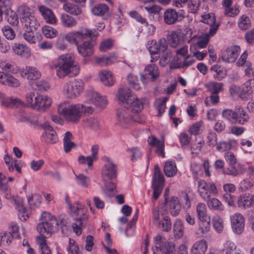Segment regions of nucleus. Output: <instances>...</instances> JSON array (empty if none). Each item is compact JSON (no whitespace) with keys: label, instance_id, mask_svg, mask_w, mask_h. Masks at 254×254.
Instances as JSON below:
<instances>
[{"label":"nucleus","instance_id":"c85d7f7f","mask_svg":"<svg viewBox=\"0 0 254 254\" xmlns=\"http://www.w3.org/2000/svg\"><path fill=\"white\" fill-rule=\"evenodd\" d=\"M221 252L222 254H245L233 242L231 241H227L223 244Z\"/></svg>","mask_w":254,"mask_h":254},{"label":"nucleus","instance_id":"7c9ffc66","mask_svg":"<svg viewBox=\"0 0 254 254\" xmlns=\"http://www.w3.org/2000/svg\"><path fill=\"white\" fill-rule=\"evenodd\" d=\"M117 116L119 125L123 127H127L131 121L132 118L126 110H118Z\"/></svg>","mask_w":254,"mask_h":254},{"label":"nucleus","instance_id":"f3484780","mask_svg":"<svg viewBox=\"0 0 254 254\" xmlns=\"http://www.w3.org/2000/svg\"><path fill=\"white\" fill-rule=\"evenodd\" d=\"M20 73L24 78L29 80H37L41 76V72L37 68L31 66H27L23 68Z\"/></svg>","mask_w":254,"mask_h":254},{"label":"nucleus","instance_id":"7ed1b4c3","mask_svg":"<svg viewBox=\"0 0 254 254\" xmlns=\"http://www.w3.org/2000/svg\"><path fill=\"white\" fill-rule=\"evenodd\" d=\"M104 158L106 163L102 169V177L106 187L105 193L111 196L114 194V191L116 185L115 183L108 182V180H112L116 177L117 166L110 158L105 157Z\"/></svg>","mask_w":254,"mask_h":254},{"label":"nucleus","instance_id":"774afa93","mask_svg":"<svg viewBox=\"0 0 254 254\" xmlns=\"http://www.w3.org/2000/svg\"><path fill=\"white\" fill-rule=\"evenodd\" d=\"M217 140V134L213 132L208 133L207 136V143L209 146L214 147L216 145Z\"/></svg>","mask_w":254,"mask_h":254},{"label":"nucleus","instance_id":"b1692460","mask_svg":"<svg viewBox=\"0 0 254 254\" xmlns=\"http://www.w3.org/2000/svg\"><path fill=\"white\" fill-rule=\"evenodd\" d=\"M15 54L22 58H28L31 55V49L25 44L15 43L12 47Z\"/></svg>","mask_w":254,"mask_h":254},{"label":"nucleus","instance_id":"4be33fe9","mask_svg":"<svg viewBox=\"0 0 254 254\" xmlns=\"http://www.w3.org/2000/svg\"><path fill=\"white\" fill-rule=\"evenodd\" d=\"M88 97L90 101L97 107L104 108L107 104L105 97L100 96L94 91H90L88 94Z\"/></svg>","mask_w":254,"mask_h":254},{"label":"nucleus","instance_id":"49530a36","mask_svg":"<svg viewBox=\"0 0 254 254\" xmlns=\"http://www.w3.org/2000/svg\"><path fill=\"white\" fill-rule=\"evenodd\" d=\"M7 21L14 26H17L19 24V19L16 13L11 9L6 14Z\"/></svg>","mask_w":254,"mask_h":254},{"label":"nucleus","instance_id":"603ef678","mask_svg":"<svg viewBox=\"0 0 254 254\" xmlns=\"http://www.w3.org/2000/svg\"><path fill=\"white\" fill-rule=\"evenodd\" d=\"M85 125L93 130H97L99 128L100 123V121L95 118H89L83 121Z\"/></svg>","mask_w":254,"mask_h":254},{"label":"nucleus","instance_id":"e2e57ef3","mask_svg":"<svg viewBox=\"0 0 254 254\" xmlns=\"http://www.w3.org/2000/svg\"><path fill=\"white\" fill-rule=\"evenodd\" d=\"M180 202L183 204V207L185 209H189L190 207L191 201L188 194L186 192H182L180 196Z\"/></svg>","mask_w":254,"mask_h":254},{"label":"nucleus","instance_id":"20e7f679","mask_svg":"<svg viewBox=\"0 0 254 254\" xmlns=\"http://www.w3.org/2000/svg\"><path fill=\"white\" fill-rule=\"evenodd\" d=\"M70 213L73 217L75 222L72 224V228L74 232L76 235H80L82 230L86 226L88 219L87 215V210L78 204L71 205L69 204Z\"/></svg>","mask_w":254,"mask_h":254},{"label":"nucleus","instance_id":"0e129e2a","mask_svg":"<svg viewBox=\"0 0 254 254\" xmlns=\"http://www.w3.org/2000/svg\"><path fill=\"white\" fill-rule=\"evenodd\" d=\"M200 6V1L198 0H191L188 3V11L189 12L195 13L197 12Z\"/></svg>","mask_w":254,"mask_h":254},{"label":"nucleus","instance_id":"6e6d98bb","mask_svg":"<svg viewBox=\"0 0 254 254\" xmlns=\"http://www.w3.org/2000/svg\"><path fill=\"white\" fill-rule=\"evenodd\" d=\"M212 221L214 229L218 233H221L223 230V222L222 218L216 215L213 217Z\"/></svg>","mask_w":254,"mask_h":254},{"label":"nucleus","instance_id":"c9c22d12","mask_svg":"<svg viewBox=\"0 0 254 254\" xmlns=\"http://www.w3.org/2000/svg\"><path fill=\"white\" fill-rule=\"evenodd\" d=\"M252 196L247 194H242L238 198L237 204L241 208L246 209L252 205Z\"/></svg>","mask_w":254,"mask_h":254},{"label":"nucleus","instance_id":"0eeeda50","mask_svg":"<svg viewBox=\"0 0 254 254\" xmlns=\"http://www.w3.org/2000/svg\"><path fill=\"white\" fill-rule=\"evenodd\" d=\"M153 220L162 231L168 232L171 229V222L166 209L155 208L153 212Z\"/></svg>","mask_w":254,"mask_h":254},{"label":"nucleus","instance_id":"bf43d9fd","mask_svg":"<svg viewBox=\"0 0 254 254\" xmlns=\"http://www.w3.org/2000/svg\"><path fill=\"white\" fill-rule=\"evenodd\" d=\"M42 33L46 38H53L57 36V31L50 26H45L42 28Z\"/></svg>","mask_w":254,"mask_h":254},{"label":"nucleus","instance_id":"f03ea898","mask_svg":"<svg viewBox=\"0 0 254 254\" xmlns=\"http://www.w3.org/2000/svg\"><path fill=\"white\" fill-rule=\"evenodd\" d=\"M57 75L60 78L65 76L73 77L79 72V66L75 63L74 58L70 54L61 55L55 65Z\"/></svg>","mask_w":254,"mask_h":254},{"label":"nucleus","instance_id":"6e6552de","mask_svg":"<svg viewBox=\"0 0 254 254\" xmlns=\"http://www.w3.org/2000/svg\"><path fill=\"white\" fill-rule=\"evenodd\" d=\"M84 82L82 80L75 79L64 84L63 86V92L67 98H75L82 92Z\"/></svg>","mask_w":254,"mask_h":254},{"label":"nucleus","instance_id":"39448f33","mask_svg":"<svg viewBox=\"0 0 254 254\" xmlns=\"http://www.w3.org/2000/svg\"><path fill=\"white\" fill-rule=\"evenodd\" d=\"M26 102L28 106L36 110H45L52 104V99L48 96H44L30 92L26 94Z\"/></svg>","mask_w":254,"mask_h":254},{"label":"nucleus","instance_id":"8fccbe9b","mask_svg":"<svg viewBox=\"0 0 254 254\" xmlns=\"http://www.w3.org/2000/svg\"><path fill=\"white\" fill-rule=\"evenodd\" d=\"M75 181L78 185L84 188L88 187L90 183L89 177L82 174L75 175Z\"/></svg>","mask_w":254,"mask_h":254},{"label":"nucleus","instance_id":"de8ad7c7","mask_svg":"<svg viewBox=\"0 0 254 254\" xmlns=\"http://www.w3.org/2000/svg\"><path fill=\"white\" fill-rule=\"evenodd\" d=\"M12 3L10 0H0V18L3 14L5 15L11 9Z\"/></svg>","mask_w":254,"mask_h":254},{"label":"nucleus","instance_id":"cd10ccee","mask_svg":"<svg viewBox=\"0 0 254 254\" xmlns=\"http://www.w3.org/2000/svg\"><path fill=\"white\" fill-rule=\"evenodd\" d=\"M250 120V116L245 109L240 105L237 106L235 124L245 125Z\"/></svg>","mask_w":254,"mask_h":254},{"label":"nucleus","instance_id":"423d86ee","mask_svg":"<svg viewBox=\"0 0 254 254\" xmlns=\"http://www.w3.org/2000/svg\"><path fill=\"white\" fill-rule=\"evenodd\" d=\"M59 225V222L57 221V218L54 215L44 212L42 214V221L38 224L37 229L42 235H51L57 231Z\"/></svg>","mask_w":254,"mask_h":254},{"label":"nucleus","instance_id":"2eb2a0df","mask_svg":"<svg viewBox=\"0 0 254 254\" xmlns=\"http://www.w3.org/2000/svg\"><path fill=\"white\" fill-rule=\"evenodd\" d=\"M201 21L202 22L209 25L208 34L209 36H213L219 27V24L216 22L214 14L211 13L202 15Z\"/></svg>","mask_w":254,"mask_h":254},{"label":"nucleus","instance_id":"9b49d317","mask_svg":"<svg viewBox=\"0 0 254 254\" xmlns=\"http://www.w3.org/2000/svg\"><path fill=\"white\" fill-rule=\"evenodd\" d=\"M197 190L199 194L204 200L209 199L211 194H216L218 190L215 185L212 182H206L204 180L198 182Z\"/></svg>","mask_w":254,"mask_h":254},{"label":"nucleus","instance_id":"a19ab883","mask_svg":"<svg viewBox=\"0 0 254 254\" xmlns=\"http://www.w3.org/2000/svg\"><path fill=\"white\" fill-rule=\"evenodd\" d=\"M236 112L237 106L234 110L229 109H224L222 112V116L229 122L235 124Z\"/></svg>","mask_w":254,"mask_h":254},{"label":"nucleus","instance_id":"13d9d810","mask_svg":"<svg viewBox=\"0 0 254 254\" xmlns=\"http://www.w3.org/2000/svg\"><path fill=\"white\" fill-rule=\"evenodd\" d=\"M1 31L3 36L8 40H12L15 37V33L14 30L8 25L3 26Z\"/></svg>","mask_w":254,"mask_h":254},{"label":"nucleus","instance_id":"1a4fd4ad","mask_svg":"<svg viewBox=\"0 0 254 254\" xmlns=\"http://www.w3.org/2000/svg\"><path fill=\"white\" fill-rule=\"evenodd\" d=\"M154 241L158 254H174L175 245L172 242L166 241L162 235H156L154 238Z\"/></svg>","mask_w":254,"mask_h":254},{"label":"nucleus","instance_id":"4d7b16f0","mask_svg":"<svg viewBox=\"0 0 254 254\" xmlns=\"http://www.w3.org/2000/svg\"><path fill=\"white\" fill-rule=\"evenodd\" d=\"M251 25V23L249 17L246 15H242L238 23L239 27L243 30H246L249 28Z\"/></svg>","mask_w":254,"mask_h":254},{"label":"nucleus","instance_id":"338daca9","mask_svg":"<svg viewBox=\"0 0 254 254\" xmlns=\"http://www.w3.org/2000/svg\"><path fill=\"white\" fill-rule=\"evenodd\" d=\"M127 80L128 83L132 86V87L135 90H139L140 86L137 83L138 80L137 77L132 73H129L127 77Z\"/></svg>","mask_w":254,"mask_h":254},{"label":"nucleus","instance_id":"864d4df0","mask_svg":"<svg viewBox=\"0 0 254 254\" xmlns=\"http://www.w3.org/2000/svg\"><path fill=\"white\" fill-rule=\"evenodd\" d=\"M206 207L204 203H199L196 206V212L200 220H204L206 217Z\"/></svg>","mask_w":254,"mask_h":254},{"label":"nucleus","instance_id":"9d476101","mask_svg":"<svg viewBox=\"0 0 254 254\" xmlns=\"http://www.w3.org/2000/svg\"><path fill=\"white\" fill-rule=\"evenodd\" d=\"M94 30L87 28H82L78 31H73L65 35V40L71 44L76 45L79 40H83L87 38L95 36Z\"/></svg>","mask_w":254,"mask_h":254},{"label":"nucleus","instance_id":"052dcab7","mask_svg":"<svg viewBox=\"0 0 254 254\" xmlns=\"http://www.w3.org/2000/svg\"><path fill=\"white\" fill-rule=\"evenodd\" d=\"M211 70L215 72L214 77L218 80H222L226 75V71L220 66H214L211 68Z\"/></svg>","mask_w":254,"mask_h":254},{"label":"nucleus","instance_id":"f704fd0d","mask_svg":"<svg viewBox=\"0 0 254 254\" xmlns=\"http://www.w3.org/2000/svg\"><path fill=\"white\" fill-rule=\"evenodd\" d=\"M17 11L20 16L21 22L24 20H26L27 19H29L30 16L32 17L35 15L34 10L25 5L19 6L17 8Z\"/></svg>","mask_w":254,"mask_h":254},{"label":"nucleus","instance_id":"ea45409f","mask_svg":"<svg viewBox=\"0 0 254 254\" xmlns=\"http://www.w3.org/2000/svg\"><path fill=\"white\" fill-rule=\"evenodd\" d=\"M164 177L161 173L159 167L156 165L154 167V175L152 185L164 186Z\"/></svg>","mask_w":254,"mask_h":254},{"label":"nucleus","instance_id":"e433bc0d","mask_svg":"<svg viewBox=\"0 0 254 254\" xmlns=\"http://www.w3.org/2000/svg\"><path fill=\"white\" fill-rule=\"evenodd\" d=\"M21 22L24 28L27 30H34L35 31L40 27V24L37 21L35 15L32 17L30 16L29 19H27L26 20H24Z\"/></svg>","mask_w":254,"mask_h":254},{"label":"nucleus","instance_id":"a878e982","mask_svg":"<svg viewBox=\"0 0 254 254\" xmlns=\"http://www.w3.org/2000/svg\"><path fill=\"white\" fill-rule=\"evenodd\" d=\"M125 107L127 108V110L136 113L140 112L143 108V104L140 100L132 97L127 102Z\"/></svg>","mask_w":254,"mask_h":254},{"label":"nucleus","instance_id":"72a5a7b5","mask_svg":"<svg viewBox=\"0 0 254 254\" xmlns=\"http://www.w3.org/2000/svg\"><path fill=\"white\" fill-rule=\"evenodd\" d=\"M98 76L100 81L105 86H112L115 82L114 77L110 71L102 70L99 73Z\"/></svg>","mask_w":254,"mask_h":254},{"label":"nucleus","instance_id":"473e14b6","mask_svg":"<svg viewBox=\"0 0 254 254\" xmlns=\"http://www.w3.org/2000/svg\"><path fill=\"white\" fill-rule=\"evenodd\" d=\"M117 96L118 100L124 106L127 104V102L130 100V98H132L130 90L126 86H123L119 89Z\"/></svg>","mask_w":254,"mask_h":254},{"label":"nucleus","instance_id":"6ab92c4d","mask_svg":"<svg viewBox=\"0 0 254 254\" xmlns=\"http://www.w3.org/2000/svg\"><path fill=\"white\" fill-rule=\"evenodd\" d=\"M144 74L141 75V79L143 83L144 79H150L153 81L159 77L158 67L155 64H151L146 66L144 70Z\"/></svg>","mask_w":254,"mask_h":254},{"label":"nucleus","instance_id":"c756f323","mask_svg":"<svg viewBox=\"0 0 254 254\" xmlns=\"http://www.w3.org/2000/svg\"><path fill=\"white\" fill-rule=\"evenodd\" d=\"M34 30L26 29L25 32L23 34L24 39L30 44H35L40 42L42 39V36L40 32L34 33Z\"/></svg>","mask_w":254,"mask_h":254},{"label":"nucleus","instance_id":"58836bf2","mask_svg":"<svg viewBox=\"0 0 254 254\" xmlns=\"http://www.w3.org/2000/svg\"><path fill=\"white\" fill-rule=\"evenodd\" d=\"M73 136L69 131L65 133L63 139L64 150L65 152H69L71 148L75 145L74 143L72 141Z\"/></svg>","mask_w":254,"mask_h":254},{"label":"nucleus","instance_id":"a211bd4d","mask_svg":"<svg viewBox=\"0 0 254 254\" xmlns=\"http://www.w3.org/2000/svg\"><path fill=\"white\" fill-rule=\"evenodd\" d=\"M12 202L15 205L19 212L18 216L22 221H25L29 217L28 211L23 205V200L21 197L16 196L12 198Z\"/></svg>","mask_w":254,"mask_h":254},{"label":"nucleus","instance_id":"f8f14e48","mask_svg":"<svg viewBox=\"0 0 254 254\" xmlns=\"http://www.w3.org/2000/svg\"><path fill=\"white\" fill-rule=\"evenodd\" d=\"M230 220L233 232L237 235L242 234L245 226V221L243 216L239 213H236L231 216Z\"/></svg>","mask_w":254,"mask_h":254},{"label":"nucleus","instance_id":"09e8293b","mask_svg":"<svg viewBox=\"0 0 254 254\" xmlns=\"http://www.w3.org/2000/svg\"><path fill=\"white\" fill-rule=\"evenodd\" d=\"M68 254H79L78 245L75 241L71 238L68 239V245L66 248Z\"/></svg>","mask_w":254,"mask_h":254},{"label":"nucleus","instance_id":"2f4dec72","mask_svg":"<svg viewBox=\"0 0 254 254\" xmlns=\"http://www.w3.org/2000/svg\"><path fill=\"white\" fill-rule=\"evenodd\" d=\"M61 24L64 28H71L77 25V20L71 15L62 13L60 15Z\"/></svg>","mask_w":254,"mask_h":254},{"label":"nucleus","instance_id":"ddd939ff","mask_svg":"<svg viewBox=\"0 0 254 254\" xmlns=\"http://www.w3.org/2000/svg\"><path fill=\"white\" fill-rule=\"evenodd\" d=\"M42 127L45 132L42 134L41 138L45 142L55 143L58 140V138L56 131L49 125L48 122H45L42 125Z\"/></svg>","mask_w":254,"mask_h":254},{"label":"nucleus","instance_id":"a18cd8bd","mask_svg":"<svg viewBox=\"0 0 254 254\" xmlns=\"http://www.w3.org/2000/svg\"><path fill=\"white\" fill-rule=\"evenodd\" d=\"M205 86L211 93L218 94L223 90V84L221 82H210Z\"/></svg>","mask_w":254,"mask_h":254},{"label":"nucleus","instance_id":"680f3d73","mask_svg":"<svg viewBox=\"0 0 254 254\" xmlns=\"http://www.w3.org/2000/svg\"><path fill=\"white\" fill-rule=\"evenodd\" d=\"M5 84L10 86L17 87L20 86V83L12 75L5 74Z\"/></svg>","mask_w":254,"mask_h":254},{"label":"nucleus","instance_id":"5701e85b","mask_svg":"<svg viewBox=\"0 0 254 254\" xmlns=\"http://www.w3.org/2000/svg\"><path fill=\"white\" fill-rule=\"evenodd\" d=\"M208 248L207 242L204 239L199 240L194 242L191 247L190 254H205Z\"/></svg>","mask_w":254,"mask_h":254},{"label":"nucleus","instance_id":"4468645a","mask_svg":"<svg viewBox=\"0 0 254 254\" xmlns=\"http://www.w3.org/2000/svg\"><path fill=\"white\" fill-rule=\"evenodd\" d=\"M76 47L78 53L83 57H90L93 54V46L90 41L79 40Z\"/></svg>","mask_w":254,"mask_h":254},{"label":"nucleus","instance_id":"dca6fc26","mask_svg":"<svg viewBox=\"0 0 254 254\" xmlns=\"http://www.w3.org/2000/svg\"><path fill=\"white\" fill-rule=\"evenodd\" d=\"M240 47L237 46L228 48L222 53L223 61L227 63L234 62L240 53Z\"/></svg>","mask_w":254,"mask_h":254},{"label":"nucleus","instance_id":"bb28decb","mask_svg":"<svg viewBox=\"0 0 254 254\" xmlns=\"http://www.w3.org/2000/svg\"><path fill=\"white\" fill-rule=\"evenodd\" d=\"M117 60V56L113 53L109 55L95 57L94 63L97 65L105 66L115 62Z\"/></svg>","mask_w":254,"mask_h":254},{"label":"nucleus","instance_id":"412c9836","mask_svg":"<svg viewBox=\"0 0 254 254\" xmlns=\"http://www.w3.org/2000/svg\"><path fill=\"white\" fill-rule=\"evenodd\" d=\"M164 22L167 25H173L179 21V12L175 9H166L163 14Z\"/></svg>","mask_w":254,"mask_h":254},{"label":"nucleus","instance_id":"69168bd1","mask_svg":"<svg viewBox=\"0 0 254 254\" xmlns=\"http://www.w3.org/2000/svg\"><path fill=\"white\" fill-rule=\"evenodd\" d=\"M43 117L38 115H29V123L35 126H41L42 127V125L44 123H43Z\"/></svg>","mask_w":254,"mask_h":254},{"label":"nucleus","instance_id":"5fc2aeb1","mask_svg":"<svg viewBox=\"0 0 254 254\" xmlns=\"http://www.w3.org/2000/svg\"><path fill=\"white\" fill-rule=\"evenodd\" d=\"M174 235L178 238L183 236L184 234V226L183 222L180 220L176 221L173 226Z\"/></svg>","mask_w":254,"mask_h":254},{"label":"nucleus","instance_id":"c03bdc74","mask_svg":"<svg viewBox=\"0 0 254 254\" xmlns=\"http://www.w3.org/2000/svg\"><path fill=\"white\" fill-rule=\"evenodd\" d=\"M109 10V7L105 4L95 5L91 9L92 13L97 16H102Z\"/></svg>","mask_w":254,"mask_h":254},{"label":"nucleus","instance_id":"f257e3e1","mask_svg":"<svg viewBox=\"0 0 254 254\" xmlns=\"http://www.w3.org/2000/svg\"><path fill=\"white\" fill-rule=\"evenodd\" d=\"M58 112L67 121L75 123L79 120L83 114L92 113L93 108L81 104H70L68 102H64L59 105Z\"/></svg>","mask_w":254,"mask_h":254},{"label":"nucleus","instance_id":"393cba45","mask_svg":"<svg viewBox=\"0 0 254 254\" xmlns=\"http://www.w3.org/2000/svg\"><path fill=\"white\" fill-rule=\"evenodd\" d=\"M38 10L46 22L50 24L56 23V18L51 9L45 5H39Z\"/></svg>","mask_w":254,"mask_h":254},{"label":"nucleus","instance_id":"aec40b11","mask_svg":"<svg viewBox=\"0 0 254 254\" xmlns=\"http://www.w3.org/2000/svg\"><path fill=\"white\" fill-rule=\"evenodd\" d=\"M165 203L169 205L170 213L173 216H176L179 214L181 206L180 200L177 196H172L170 200L165 197Z\"/></svg>","mask_w":254,"mask_h":254},{"label":"nucleus","instance_id":"3c124183","mask_svg":"<svg viewBox=\"0 0 254 254\" xmlns=\"http://www.w3.org/2000/svg\"><path fill=\"white\" fill-rule=\"evenodd\" d=\"M203 123L201 121L197 122L192 125L189 128V132L190 134L197 135L202 130Z\"/></svg>","mask_w":254,"mask_h":254},{"label":"nucleus","instance_id":"79ce46f5","mask_svg":"<svg viewBox=\"0 0 254 254\" xmlns=\"http://www.w3.org/2000/svg\"><path fill=\"white\" fill-rule=\"evenodd\" d=\"M209 208L215 210L223 211L224 207L222 203L216 198H210L206 200Z\"/></svg>","mask_w":254,"mask_h":254},{"label":"nucleus","instance_id":"37998d69","mask_svg":"<svg viewBox=\"0 0 254 254\" xmlns=\"http://www.w3.org/2000/svg\"><path fill=\"white\" fill-rule=\"evenodd\" d=\"M168 40L170 46L175 48L182 44L179 35L175 32H172L168 36Z\"/></svg>","mask_w":254,"mask_h":254},{"label":"nucleus","instance_id":"4c0bfd02","mask_svg":"<svg viewBox=\"0 0 254 254\" xmlns=\"http://www.w3.org/2000/svg\"><path fill=\"white\" fill-rule=\"evenodd\" d=\"M164 171L168 177L175 176L177 172L176 163L172 161H167L164 166Z\"/></svg>","mask_w":254,"mask_h":254}]
</instances>
